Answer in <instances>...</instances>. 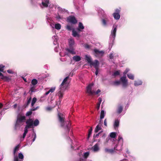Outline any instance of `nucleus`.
Returning a JSON list of instances; mask_svg holds the SVG:
<instances>
[{
  "instance_id": "nucleus-1",
  "label": "nucleus",
  "mask_w": 161,
  "mask_h": 161,
  "mask_svg": "<svg viewBox=\"0 0 161 161\" xmlns=\"http://www.w3.org/2000/svg\"><path fill=\"white\" fill-rule=\"evenodd\" d=\"M69 77H66L63 80L62 83L60 85V88L58 92L57 93V95L59 97V101L60 103L63 97L64 91L67 89L69 85V81L68 80Z\"/></svg>"
},
{
  "instance_id": "nucleus-2",
  "label": "nucleus",
  "mask_w": 161,
  "mask_h": 161,
  "mask_svg": "<svg viewBox=\"0 0 161 161\" xmlns=\"http://www.w3.org/2000/svg\"><path fill=\"white\" fill-rule=\"evenodd\" d=\"M58 117L61 126L64 129L66 132L69 133L71 126L70 123L68 121H65V116L64 114L58 113Z\"/></svg>"
},
{
  "instance_id": "nucleus-3",
  "label": "nucleus",
  "mask_w": 161,
  "mask_h": 161,
  "mask_svg": "<svg viewBox=\"0 0 161 161\" xmlns=\"http://www.w3.org/2000/svg\"><path fill=\"white\" fill-rule=\"evenodd\" d=\"M97 10L100 16H102L103 17L102 18L101 21L103 25V26H107L108 23L109 21V18L105 14L103 10L100 8H97Z\"/></svg>"
},
{
  "instance_id": "nucleus-4",
  "label": "nucleus",
  "mask_w": 161,
  "mask_h": 161,
  "mask_svg": "<svg viewBox=\"0 0 161 161\" xmlns=\"http://www.w3.org/2000/svg\"><path fill=\"white\" fill-rule=\"evenodd\" d=\"M117 26L114 25L113 28L111 32V34L110 36L109 47H112L116 36V33L117 31Z\"/></svg>"
},
{
  "instance_id": "nucleus-5",
  "label": "nucleus",
  "mask_w": 161,
  "mask_h": 161,
  "mask_svg": "<svg viewBox=\"0 0 161 161\" xmlns=\"http://www.w3.org/2000/svg\"><path fill=\"white\" fill-rule=\"evenodd\" d=\"M25 118L26 117L25 116H23L20 114L18 115L15 126L16 127H19L23 125L25 122Z\"/></svg>"
},
{
  "instance_id": "nucleus-6",
  "label": "nucleus",
  "mask_w": 161,
  "mask_h": 161,
  "mask_svg": "<svg viewBox=\"0 0 161 161\" xmlns=\"http://www.w3.org/2000/svg\"><path fill=\"white\" fill-rule=\"evenodd\" d=\"M129 71L128 69H126L123 72V76L121 77L120 79L123 87H126L128 85V80L126 79V75L127 73Z\"/></svg>"
},
{
  "instance_id": "nucleus-7",
  "label": "nucleus",
  "mask_w": 161,
  "mask_h": 161,
  "mask_svg": "<svg viewBox=\"0 0 161 161\" xmlns=\"http://www.w3.org/2000/svg\"><path fill=\"white\" fill-rule=\"evenodd\" d=\"M118 144L117 145H116L114 147V149L118 151L121 150L122 149V146L123 142V140L122 136L121 135H119L118 138Z\"/></svg>"
},
{
  "instance_id": "nucleus-8",
  "label": "nucleus",
  "mask_w": 161,
  "mask_h": 161,
  "mask_svg": "<svg viewBox=\"0 0 161 161\" xmlns=\"http://www.w3.org/2000/svg\"><path fill=\"white\" fill-rule=\"evenodd\" d=\"M93 86V84H89L86 88V92L89 94V95H93L95 91L94 90H92V88Z\"/></svg>"
},
{
  "instance_id": "nucleus-9",
  "label": "nucleus",
  "mask_w": 161,
  "mask_h": 161,
  "mask_svg": "<svg viewBox=\"0 0 161 161\" xmlns=\"http://www.w3.org/2000/svg\"><path fill=\"white\" fill-rule=\"evenodd\" d=\"M94 55L97 57L103 56L104 53L103 51H99L97 49L94 50Z\"/></svg>"
},
{
  "instance_id": "nucleus-10",
  "label": "nucleus",
  "mask_w": 161,
  "mask_h": 161,
  "mask_svg": "<svg viewBox=\"0 0 161 161\" xmlns=\"http://www.w3.org/2000/svg\"><path fill=\"white\" fill-rule=\"evenodd\" d=\"M33 119H29L26 121V125L25 128L28 129L31 128L33 125Z\"/></svg>"
},
{
  "instance_id": "nucleus-11",
  "label": "nucleus",
  "mask_w": 161,
  "mask_h": 161,
  "mask_svg": "<svg viewBox=\"0 0 161 161\" xmlns=\"http://www.w3.org/2000/svg\"><path fill=\"white\" fill-rule=\"evenodd\" d=\"M19 145H17L14 148V151L13 154L14 156V161H19L18 157L16 155V153L19 150Z\"/></svg>"
},
{
  "instance_id": "nucleus-12",
  "label": "nucleus",
  "mask_w": 161,
  "mask_h": 161,
  "mask_svg": "<svg viewBox=\"0 0 161 161\" xmlns=\"http://www.w3.org/2000/svg\"><path fill=\"white\" fill-rule=\"evenodd\" d=\"M67 21L73 24H75L77 22V20L74 16H70L67 18Z\"/></svg>"
},
{
  "instance_id": "nucleus-13",
  "label": "nucleus",
  "mask_w": 161,
  "mask_h": 161,
  "mask_svg": "<svg viewBox=\"0 0 161 161\" xmlns=\"http://www.w3.org/2000/svg\"><path fill=\"white\" fill-rule=\"evenodd\" d=\"M120 10L117 9L115 10V12L113 14V15L114 18L116 19H119L120 18L119 15Z\"/></svg>"
},
{
  "instance_id": "nucleus-14",
  "label": "nucleus",
  "mask_w": 161,
  "mask_h": 161,
  "mask_svg": "<svg viewBox=\"0 0 161 161\" xmlns=\"http://www.w3.org/2000/svg\"><path fill=\"white\" fill-rule=\"evenodd\" d=\"M49 4V0H42V3L40 5L42 8H44L47 7Z\"/></svg>"
},
{
  "instance_id": "nucleus-15",
  "label": "nucleus",
  "mask_w": 161,
  "mask_h": 161,
  "mask_svg": "<svg viewBox=\"0 0 161 161\" xmlns=\"http://www.w3.org/2000/svg\"><path fill=\"white\" fill-rule=\"evenodd\" d=\"M90 65L92 67L93 66L95 69L98 68L99 66V63L97 60H95L94 62L92 61Z\"/></svg>"
},
{
  "instance_id": "nucleus-16",
  "label": "nucleus",
  "mask_w": 161,
  "mask_h": 161,
  "mask_svg": "<svg viewBox=\"0 0 161 161\" xmlns=\"http://www.w3.org/2000/svg\"><path fill=\"white\" fill-rule=\"evenodd\" d=\"M58 14H64L65 13H67L68 11L64 8H62L60 7H58L57 8Z\"/></svg>"
},
{
  "instance_id": "nucleus-17",
  "label": "nucleus",
  "mask_w": 161,
  "mask_h": 161,
  "mask_svg": "<svg viewBox=\"0 0 161 161\" xmlns=\"http://www.w3.org/2000/svg\"><path fill=\"white\" fill-rule=\"evenodd\" d=\"M66 50L69 53L72 54H76V52L75 51V49L73 47H70L69 48L66 49Z\"/></svg>"
},
{
  "instance_id": "nucleus-18",
  "label": "nucleus",
  "mask_w": 161,
  "mask_h": 161,
  "mask_svg": "<svg viewBox=\"0 0 161 161\" xmlns=\"http://www.w3.org/2000/svg\"><path fill=\"white\" fill-rule=\"evenodd\" d=\"M36 138V134L34 132H33V133L32 134L31 137L30 138L27 139V141L31 142V144L32 143L35 141Z\"/></svg>"
},
{
  "instance_id": "nucleus-19",
  "label": "nucleus",
  "mask_w": 161,
  "mask_h": 161,
  "mask_svg": "<svg viewBox=\"0 0 161 161\" xmlns=\"http://www.w3.org/2000/svg\"><path fill=\"white\" fill-rule=\"evenodd\" d=\"M102 124V122H101V120H99V122L98 124L96 126L95 129V132L96 133L97 132L101 130L102 128L101 127Z\"/></svg>"
},
{
  "instance_id": "nucleus-20",
  "label": "nucleus",
  "mask_w": 161,
  "mask_h": 161,
  "mask_svg": "<svg viewBox=\"0 0 161 161\" xmlns=\"http://www.w3.org/2000/svg\"><path fill=\"white\" fill-rule=\"evenodd\" d=\"M92 149L94 152H97L99 150V144L98 143H97L95 144L92 147Z\"/></svg>"
},
{
  "instance_id": "nucleus-21",
  "label": "nucleus",
  "mask_w": 161,
  "mask_h": 161,
  "mask_svg": "<svg viewBox=\"0 0 161 161\" xmlns=\"http://www.w3.org/2000/svg\"><path fill=\"white\" fill-rule=\"evenodd\" d=\"M38 108V107H37L36 108H31V111H28L26 113V116H28L31 115L32 113V111H34L36 110Z\"/></svg>"
},
{
  "instance_id": "nucleus-22",
  "label": "nucleus",
  "mask_w": 161,
  "mask_h": 161,
  "mask_svg": "<svg viewBox=\"0 0 161 161\" xmlns=\"http://www.w3.org/2000/svg\"><path fill=\"white\" fill-rule=\"evenodd\" d=\"M85 59L89 65L92 63V58L90 56L86 55L85 56Z\"/></svg>"
},
{
  "instance_id": "nucleus-23",
  "label": "nucleus",
  "mask_w": 161,
  "mask_h": 161,
  "mask_svg": "<svg viewBox=\"0 0 161 161\" xmlns=\"http://www.w3.org/2000/svg\"><path fill=\"white\" fill-rule=\"evenodd\" d=\"M69 44L70 47H73V45L75 44L74 39L72 38H70L68 40Z\"/></svg>"
},
{
  "instance_id": "nucleus-24",
  "label": "nucleus",
  "mask_w": 161,
  "mask_h": 161,
  "mask_svg": "<svg viewBox=\"0 0 161 161\" xmlns=\"http://www.w3.org/2000/svg\"><path fill=\"white\" fill-rule=\"evenodd\" d=\"M24 131V132L23 134L22 137L21 138V141H23L24 140V139L25 138L26 134L28 132V130L27 129L25 128Z\"/></svg>"
},
{
  "instance_id": "nucleus-25",
  "label": "nucleus",
  "mask_w": 161,
  "mask_h": 161,
  "mask_svg": "<svg viewBox=\"0 0 161 161\" xmlns=\"http://www.w3.org/2000/svg\"><path fill=\"white\" fill-rule=\"evenodd\" d=\"M142 84V82L140 80H138L134 81V85L135 86H138L141 85Z\"/></svg>"
},
{
  "instance_id": "nucleus-26",
  "label": "nucleus",
  "mask_w": 161,
  "mask_h": 161,
  "mask_svg": "<svg viewBox=\"0 0 161 161\" xmlns=\"http://www.w3.org/2000/svg\"><path fill=\"white\" fill-rule=\"evenodd\" d=\"M73 59L76 62H78L81 60V58L79 56L76 55L73 57Z\"/></svg>"
},
{
  "instance_id": "nucleus-27",
  "label": "nucleus",
  "mask_w": 161,
  "mask_h": 161,
  "mask_svg": "<svg viewBox=\"0 0 161 161\" xmlns=\"http://www.w3.org/2000/svg\"><path fill=\"white\" fill-rule=\"evenodd\" d=\"M105 115V112L103 110H102L101 111V114H100V120L101 121V122L102 121V119H103Z\"/></svg>"
},
{
  "instance_id": "nucleus-28",
  "label": "nucleus",
  "mask_w": 161,
  "mask_h": 161,
  "mask_svg": "<svg viewBox=\"0 0 161 161\" xmlns=\"http://www.w3.org/2000/svg\"><path fill=\"white\" fill-rule=\"evenodd\" d=\"M123 109V106L121 105L118 106L117 109V112L119 114H120L122 111Z\"/></svg>"
},
{
  "instance_id": "nucleus-29",
  "label": "nucleus",
  "mask_w": 161,
  "mask_h": 161,
  "mask_svg": "<svg viewBox=\"0 0 161 161\" xmlns=\"http://www.w3.org/2000/svg\"><path fill=\"white\" fill-rule=\"evenodd\" d=\"M53 39L54 40L53 44L56 45L57 44V41L58 40V37L57 36H54L52 37Z\"/></svg>"
},
{
  "instance_id": "nucleus-30",
  "label": "nucleus",
  "mask_w": 161,
  "mask_h": 161,
  "mask_svg": "<svg viewBox=\"0 0 161 161\" xmlns=\"http://www.w3.org/2000/svg\"><path fill=\"white\" fill-rule=\"evenodd\" d=\"M105 152L110 153H112L114 152V149H108V148H106L105 149Z\"/></svg>"
},
{
  "instance_id": "nucleus-31",
  "label": "nucleus",
  "mask_w": 161,
  "mask_h": 161,
  "mask_svg": "<svg viewBox=\"0 0 161 161\" xmlns=\"http://www.w3.org/2000/svg\"><path fill=\"white\" fill-rule=\"evenodd\" d=\"M55 87H53L51 88L50 89H49V90L47 92H46L45 93V95H47L50 92H51V93L53 92L55 90Z\"/></svg>"
},
{
  "instance_id": "nucleus-32",
  "label": "nucleus",
  "mask_w": 161,
  "mask_h": 161,
  "mask_svg": "<svg viewBox=\"0 0 161 161\" xmlns=\"http://www.w3.org/2000/svg\"><path fill=\"white\" fill-rule=\"evenodd\" d=\"M119 120L118 119H115L114 125V128L116 129V127H118L119 126Z\"/></svg>"
},
{
  "instance_id": "nucleus-33",
  "label": "nucleus",
  "mask_w": 161,
  "mask_h": 161,
  "mask_svg": "<svg viewBox=\"0 0 161 161\" xmlns=\"http://www.w3.org/2000/svg\"><path fill=\"white\" fill-rule=\"evenodd\" d=\"M98 102L97 104V108L98 110L99 109L100 104L102 101V99L99 97L98 99Z\"/></svg>"
},
{
  "instance_id": "nucleus-34",
  "label": "nucleus",
  "mask_w": 161,
  "mask_h": 161,
  "mask_svg": "<svg viewBox=\"0 0 161 161\" xmlns=\"http://www.w3.org/2000/svg\"><path fill=\"white\" fill-rule=\"evenodd\" d=\"M18 157L19 160V161H23L24 159V156L23 154L21 153H19L18 154Z\"/></svg>"
},
{
  "instance_id": "nucleus-35",
  "label": "nucleus",
  "mask_w": 161,
  "mask_h": 161,
  "mask_svg": "<svg viewBox=\"0 0 161 161\" xmlns=\"http://www.w3.org/2000/svg\"><path fill=\"white\" fill-rule=\"evenodd\" d=\"M127 76L131 80H133L134 79V75L131 73H129L127 74Z\"/></svg>"
},
{
  "instance_id": "nucleus-36",
  "label": "nucleus",
  "mask_w": 161,
  "mask_h": 161,
  "mask_svg": "<svg viewBox=\"0 0 161 161\" xmlns=\"http://www.w3.org/2000/svg\"><path fill=\"white\" fill-rule=\"evenodd\" d=\"M0 76H1V78L2 80H7L8 79V78L7 76H3V75L0 72Z\"/></svg>"
},
{
  "instance_id": "nucleus-37",
  "label": "nucleus",
  "mask_w": 161,
  "mask_h": 161,
  "mask_svg": "<svg viewBox=\"0 0 161 161\" xmlns=\"http://www.w3.org/2000/svg\"><path fill=\"white\" fill-rule=\"evenodd\" d=\"M54 27L56 29L59 30L61 28V25L60 24L57 23L55 25Z\"/></svg>"
},
{
  "instance_id": "nucleus-38",
  "label": "nucleus",
  "mask_w": 161,
  "mask_h": 161,
  "mask_svg": "<svg viewBox=\"0 0 161 161\" xmlns=\"http://www.w3.org/2000/svg\"><path fill=\"white\" fill-rule=\"evenodd\" d=\"M37 80L35 79H32L31 81V83L33 86L36 85L37 83Z\"/></svg>"
},
{
  "instance_id": "nucleus-39",
  "label": "nucleus",
  "mask_w": 161,
  "mask_h": 161,
  "mask_svg": "<svg viewBox=\"0 0 161 161\" xmlns=\"http://www.w3.org/2000/svg\"><path fill=\"white\" fill-rule=\"evenodd\" d=\"M39 121L37 119H36L33 122V125L36 126H37L39 124Z\"/></svg>"
},
{
  "instance_id": "nucleus-40",
  "label": "nucleus",
  "mask_w": 161,
  "mask_h": 161,
  "mask_svg": "<svg viewBox=\"0 0 161 161\" xmlns=\"http://www.w3.org/2000/svg\"><path fill=\"white\" fill-rule=\"evenodd\" d=\"M78 27L79 28L77 30L79 31H80V29H84L83 24L81 22L79 23Z\"/></svg>"
},
{
  "instance_id": "nucleus-41",
  "label": "nucleus",
  "mask_w": 161,
  "mask_h": 161,
  "mask_svg": "<svg viewBox=\"0 0 161 161\" xmlns=\"http://www.w3.org/2000/svg\"><path fill=\"white\" fill-rule=\"evenodd\" d=\"M72 35L74 37H76L77 36H79V34L74 29L72 30Z\"/></svg>"
},
{
  "instance_id": "nucleus-42",
  "label": "nucleus",
  "mask_w": 161,
  "mask_h": 161,
  "mask_svg": "<svg viewBox=\"0 0 161 161\" xmlns=\"http://www.w3.org/2000/svg\"><path fill=\"white\" fill-rule=\"evenodd\" d=\"M55 18L58 20H60L63 19V16L60 15L58 13V15L56 16Z\"/></svg>"
},
{
  "instance_id": "nucleus-43",
  "label": "nucleus",
  "mask_w": 161,
  "mask_h": 161,
  "mask_svg": "<svg viewBox=\"0 0 161 161\" xmlns=\"http://www.w3.org/2000/svg\"><path fill=\"white\" fill-rule=\"evenodd\" d=\"M110 136L112 138H115L116 136V133L114 132H111L110 133Z\"/></svg>"
},
{
  "instance_id": "nucleus-44",
  "label": "nucleus",
  "mask_w": 161,
  "mask_h": 161,
  "mask_svg": "<svg viewBox=\"0 0 161 161\" xmlns=\"http://www.w3.org/2000/svg\"><path fill=\"white\" fill-rule=\"evenodd\" d=\"M36 91V89L35 88V87L34 86H31V87L30 89V91L31 92V93L35 92Z\"/></svg>"
},
{
  "instance_id": "nucleus-45",
  "label": "nucleus",
  "mask_w": 161,
  "mask_h": 161,
  "mask_svg": "<svg viewBox=\"0 0 161 161\" xmlns=\"http://www.w3.org/2000/svg\"><path fill=\"white\" fill-rule=\"evenodd\" d=\"M36 101V97H34L31 101V106L32 107H33L34 104Z\"/></svg>"
},
{
  "instance_id": "nucleus-46",
  "label": "nucleus",
  "mask_w": 161,
  "mask_h": 161,
  "mask_svg": "<svg viewBox=\"0 0 161 161\" xmlns=\"http://www.w3.org/2000/svg\"><path fill=\"white\" fill-rule=\"evenodd\" d=\"M109 57L110 59H111L112 61L113 60H114V57L113 54V53H111L109 55Z\"/></svg>"
},
{
  "instance_id": "nucleus-47",
  "label": "nucleus",
  "mask_w": 161,
  "mask_h": 161,
  "mask_svg": "<svg viewBox=\"0 0 161 161\" xmlns=\"http://www.w3.org/2000/svg\"><path fill=\"white\" fill-rule=\"evenodd\" d=\"M120 81L121 82V80L120 81L119 80H116L114 82L113 84L114 85L118 86L119 85L120 83Z\"/></svg>"
},
{
  "instance_id": "nucleus-48",
  "label": "nucleus",
  "mask_w": 161,
  "mask_h": 161,
  "mask_svg": "<svg viewBox=\"0 0 161 161\" xmlns=\"http://www.w3.org/2000/svg\"><path fill=\"white\" fill-rule=\"evenodd\" d=\"M45 96L46 95L44 94V95L41 97L40 99V102H43L46 99V98L45 97Z\"/></svg>"
},
{
  "instance_id": "nucleus-49",
  "label": "nucleus",
  "mask_w": 161,
  "mask_h": 161,
  "mask_svg": "<svg viewBox=\"0 0 161 161\" xmlns=\"http://www.w3.org/2000/svg\"><path fill=\"white\" fill-rule=\"evenodd\" d=\"M119 75V71H117L114 73L112 75L114 76H116L117 75Z\"/></svg>"
},
{
  "instance_id": "nucleus-50",
  "label": "nucleus",
  "mask_w": 161,
  "mask_h": 161,
  "mask_svg": "<svg viewBox=\"0 0 161 161\" xmlns=\"http://www.w3.org/2000/svg\"><path fill=\"white\" fill-rule=\"evenodd\" d=\"M46 19H47V23H49L50 21H51V18L49 17L48 15H46Z\"/></svg>"
},
{
  "instance_id": "nucleus-51",
  "label": "nucleus",
  "mask_w": 161,
  "mask_h": 161,
  "mask_svg": "<svg viewBox=\"0 0 161 161\" xmlns=\"http://www.w3.org/2000/svg\"><path fill=\"white\" fill-rule=\"evenodd\" d=\"M5 67V66L3 65H0V71L2 72H3V68Z\"/></svg>"
},
{
  "instance_id": "nucleus-52",
  "label": "nucleus",
  "mask_w": 161,
  "mask_h": 161,
  "mask_svg": "<svg viewBox=\"0 0 161 161\" xmlns=\"http://www.w3.org/2000/svg\"><path fill=\"white\" fill-rule=\"evenodd\" d=\"M31 97H30L29 99L27 98V100L26 103V105H28L31 103Z\"/></svg>"
},
{
  "instance_id": "nucleus-53",
  "label": "nucleus",
  "mask_w": 161,
  "mask_h": 161,
  "mask_svg": "<svg viewBox=\"0 0 161 161\" xmlns=\"http://www.w3.org/2000/svg\"><path fill=\"white\" fill-rule=\"evenodd\" d=\"M89 153L88 152H86V153H84V156L85 158H87V157L89 156Z\"/></svg>"
},
{
  "instance_id": "nucleus-54",
  "label": "nucleus",
  "mask_w": 161,
  "mask_h": 161,
  "mask_svg": "<svg viewBox=\"0 0 161 161\" xmlns=\"http://www.w3.org/2000/svg\"><path fill=\"white\" fill-rule=\"evenodd\" d=\"M66 28L69 31H71L72 30V27L70 25H67L66 26Z\"/></svg>"
},
{
  "instance_id": "nucleus-55",
  "label": "nucleus",
  "mask_w": 161,
  "mask_h": 161,
  "mask_svg": "<svg viewBox=\"0 0 161 161\" xmlns=\"http://www.w3.org/2000/svg\"><path fill=\"white\" fill-rule=\"evenodd\" d=\"M92 129L91 128L89 130V133H88V137H90V135L92 134Z\"/></svg>"
},
{
  "instance_id": "nucleus-56",
  "label": "nucleus",
  "mask_w": 161,
  "mask_h": 161,
  "mask_svg": "<svg viewBox=\"0 0 161 161\" xmlns=\"http://www.w3.org/2000/svg\"><path fill=\"white\" fill-rule=\"evenodd\" d=\"M52 109V108L50 107H47L46 108V109L47 111H50Z\"/></svg>"
},
{
  "instance_id": "nucleus-57",
  "label": "nucleus",
  "mask_w": 161,
  "mask_h": 161,
  "mask_svg": "<svg viewBox=\"0 0 161 161\" xmlns=\"http://www.w3.org/2000/svg\"><path fill=\"white\" fill-rule=\"evenodd\" d=\"M95 71V74L96 75H97L98 73V68L96 69Z\"/></svg>"
},
{
  "instance_id": "nucleus-58",
  "label": "nucleus",
  "mask_w": 161,
  "mask_h": 161,
  "mask_svg": "<svg viewBox=\"0 0 161 161\" xmlns=\"http://www.w3.org/2000/svg\"><path fill=\"white\" fill-rule=\"evenodd\" d=\"M85 47L86 48L88 49L90 47V46L87 44L85 45Z\"/></svg>"
},
{
  "instance_id": "nucleus-59",
  "label": "nucleus",
  "mask_w": 161,
  "mask_h": 161,
  "mask_svg": "<svg viewBox=\"0 0 161 161\" xmlns=\"http://www.w3.org/2000/svg\"><path fill=\"white\" fill-rule=\"evenodd\" d=\"M104 125L106 126H107V122L106 119H105L104 122Z\"/></svg>"
},
{
  "instance_id": "nucleus-60",
  "label": "nucleus",
  "mask_w": 161,
  "mask_h": 161,
  "mask_svg": "<svg viewBox=\"0 0 161 161\" xmlns=\"http://www.w3.org/2000/svg\"><path fill=\"white\" fill-rule=\"evenodd\" d=\"M7 72L9 74H13V72L12 71V70L10 69H8L7 70Z\"/></svg>"
},
{
  "instance_id": "nucleus-61",
  "label": "nucleus",
  "mask_w": 161,
  "mask_h": 161,
  "mask_svg": "<svg viewBox=\"0 0 161 161\" xmlns=\"http://www.w3.org/2000/svg\"><path fill=\"white\" fill-rule=\"evenodd\" d=\"M100 92H101L100 90H99V89H98V90L97 91V92H95V93H96V94H98Z\"/></svg>"
},
{
  "instance_id": "nucleus-62",
  "label": "nucleus",
  "mask_w": 161,
  "mask_h": 161,
  "mask_svg": "<svg viewBox=\"0 0 161 161\" xmlns=\"http://www.w3.org/2000/svg\"><path fill=\"white\" fill-rule=\"evenodd\" d=\"M54 50L55 52H57L58 51V48L57 47H56L54 48Z\"/></svg>"
},
{
  "instance_id": "nucleus-63",
  "label": "nucleus",
  "mask_w": 161,
  "mask_h": 161,
  "mask_svg": "<svg viewBox=\"0 0 161 161\" xmlns=\"http://www.w3.org/2000/svg\"><path fill=\"white\" fill-rule=\"evenodd\" d=\"M100 134V133H98L96 135V136H95V137H97L99 136V135Z\"/></svg>"
},
{
  "instance_id": "nucleus-64",
  "label": "nucleus",
  "mask_w": 161,
  "mask_h": 161,
  "mask_svg": "<svg viewBox=\"0 0 161 161\" xmlns=\"http://www.w3.org/2000/svg\"><path fill=\"white\" fill-rule=\"evenodd\" d=\"M17 104H14L13 106V107L14 108H16L17 107Z\"/></svg>"
}]
</instances>
